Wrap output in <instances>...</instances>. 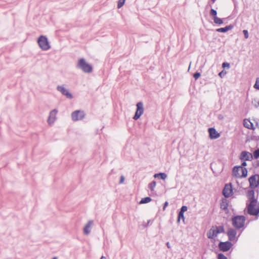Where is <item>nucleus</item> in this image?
<instances>
[{
    "label": "nucleus",
    "mask_w": 259,
    "mask_h": 259,
    "mask_svg": "<svg viewBox=\"0 0 259 259\" xmlns=\"http://www.w3.org/2000/svg\"><path fill=\"white\" fill-rule=\"evenodd\" d=\"M247 197L250 201L247 206L248 213L250 215H257L259 213V203L255 198L254 190H248Z\"/></svg>",
    "instance_id": "obj_1"
},
{
    "label": "nucleus",
    "mask_w": 259,
    "mask_h": 259,
    "mask_svg": "<svg viewBox=\"0 0 259 259\" xmlns=\"http://www.w3.org/2000/svg\"><path fill=\"white\" fill-rule=\"evenodd\" d=\"M232 175L238 178H245L247 175V170L242 166H236L233 169Z\"/></svg>",
    "instance_id": "obj_2"
},
{
    "label": "nucleus",
    "mask_w": 259,
    "mask_h": 259,
    "mask_svg": "<svg viewBox=\"0 0 259 259\" xmlns=\"http://www.w3.org/2000/svg\"><path fill=\"white\" fill-rule=\"evenodd\" d=\"M76 66L85 73H91L93 70L92 66L88 63L83 58H81L78 60Z\"/></svg>",
    "instance_id": "obj_3"
},
{
    "label": "nucleus",
    "mask_w": 259,
    "mask_h": 259,
    "mask_svg": "<svg viewBox=\"0 0 259 259\" xmlns=\"http://www.w3.org/2000/svg\"><path fill=\"white\" fill-rule=\"evenodd\" d=\"M37 43L40 48L43 51H47L51 48L49 40L46 36H40L37 39Z\"/></svg>",
    "instance_id": "obj_4"
},
{
    "label": "nucleus",
    "mask_w": 259,
    "mask_h": 259,
    "mask_svg": "<svg viewBox=\"0 0 259 259\" xmlns=\"http://www.w3.org/2000/svg\"><path fill=\"white\" fill-rule=\"evenodd\" d=\"M253 156L255 159L259 158V149L254 151L253 155L248 152L242 151L241 153L240 158L241 160H249L252 159Z\"/></svg>",
    "instance_id": "obj_5"
},
{
    "label": "nucleus",
    "mask_w": 259,
    "mask_h": 259,
    "mask_svg": "<svg viewBox=\"0 0 259 259\" xmlns=\"http://www.w3.org/2000/svg\"><path fill=\"white\" fill-rule=\"evenodd\" d=\"M232 225L236 229H240L243 227L245 221V217L243 215H238L232 218Z\"/></svg>",
    "instance_id": "obj_6"
},
{
    "label": "nucleus",
    "mask_w": 259,
    "mask_h": 259,
    "mask_svg": "<svg viewBox=\"0 0 259 259\" xmlns=\"http://www.w3.org/2000/svg\"><path fill=\"white\" fill-rule=\"evenodd\" d=\"M249 187L251 189H255L259 186V175H254L249 178Z\"/></svg>",
    "instance_id": "obj_7"
},
{
    "label": "nucleus",
    "mask_w": 259,
    "mask_h": 259,
    "mask_svg": "<svg viewBox=\"0 0 259 259\" xmlns=\"http://www.w3.org/2000/svg\"><path fill=\"white\" fill-rule=\"evenodd\" d=\"M57 90L60 92L63 95L65 96L67 98L69 99L73 98L72 94L64 85H58L57 87Z\"/></svg>",
    "instance_id": "obj_8"
},
{
    "label": "nucleus",
    "mask_w": 259,
    "mask_h": 259,
    "mask_svg": "<svg viewBox=\"0 0 259 259\" xmlns=\"http://www.w3.org/2000/svg\"><path fill=\"white\" fill-rule=\"evenodd\" d=\"M58 113V110L56 109L51 110L49 113L47 122L49 125H52L57 119L56 115Z\"/></svg>",
    "instance_id": "obj_9"
},
{
    "label": "nucleus",
    "mask_w": 259,
    "mask_h": 259,
    "mask_svg": "<svg viewBox=\"0 0 259 259\" xmlns=\"http://www.w3.org/2000/svg\"><path fill=\"white\" fill-rule=\"evenodd\" d=\"M137 111L136 112L135 115L134 116L133 118L135 120L138 119L140 116L143 114L144 112V108L143 104L142 102H138L137 105Z\"/></svg>",
    "instance_id": "obj_10"
},
{
    "label": "nucleus",
    "mask_w": 259,
    "mask_h": 259,
    "mask_svg": "<svg viewBox=\"0 0 259 259\" xmlns=\"http://www.w3.org/2000/svg\"><path fill=\"white\" fill-rule=\"evenodd\" d=\"M85 116L83 111L76 110L71 114V118L73 121H77L82 119Z\"/></svg>",
    "instance_id": "obj_11"
},
{
    "label": "nucleus",
    "mask_w": 259,
    "mask_h": 259,
    "mask_svg": "<svg viewBox=\"0 0 259 259\" xmlns=\"http://www.w3.org/2000/svg\"><path fill=\"white\" fill-rule=\"evenodd\" d=\"M223 195L225 197L228 198L232 195V188L231 184H226L223 191Z\"/></svg>",
    "instance_id": "obj_12"
},
{
    "label": "nucleus",
    "mask_w": 259,
    "mask_h": 259,
    "mask_svg": "<svg viewBox=\"0 0 259 259\" xmlns=\"http://www.w3.org/2000/svg\"><path fill=\"white\" fill-rule=\"evenodd\" d=\"M232 243L229 241L221 242L219 243V247L221 250L223 251H227L231 247Z\"/></svg>",
    "instance_id": "obj_13"
},
{
    "label": "nucleus",
    "mask_w": 259,
    "mask_h": 259,
    "mask_svg": "<svg viewBox=\"0 0 259 259\" xmlns=\"http://www.w3.org/2000/svg\"><path fill=\"white\" fill-rule=\"evenodd\" d=\"M208 132L211 139H216L220 137V134L213 127L209 128Z\"/></svg>",
    "instance_id": "obj_14"
},
{
    "label": "nucleus",
    "mask_w": 259,
    "mask_h": 259,
    "mask_svg": "<svg viewBox=\"0 0 259 259\" xmlns=\"http://www.w3.org/2000/svg\"><path fill=\"white\" fill-rule=\"evenodd\" d=\"M94 221L93 220H90L87 224L85 225L83 228V233L85 235H89L91 230V228L93 225Z\"/></svg>",
    "instance_id": "obj_15"
},
{
    "label": "nucleus",
    "mask_w": 259,
    "mask_h": 259,
    "mask_svg": "<svg viewBox=\"0 0 259 259\" xmlns=\"http://www.w3.org/2000/svg\"><path fill=\"white\" fill-rule=\"evenodd\" d=\"M217 229L214 226L212 227L209 230L207 233V236L209 239H213L217 236L218 233L217 232Z\"/></svg>",
    "instance_id": "obj_16"
},
{
    "label": "nucleus",
    "mask_w": 259,
    "mask_h": 259,
    "mask_svg": "<svg viewBox=\"0 0 259 259\" xmlns=\"http://www.w3.org/2000/svg\"><path fill=\"white\" fill-rule=\"evenodd\" d=\"M228 236L230 241H233L235 239L237 232L235 230L230 229L228 231Z\"/></svg>",
    "instance_id": "obj_17"
},
{
    "label": "nucleus",
    "mask_w": 259,
    "mask_h": 259,
    "mask_svg": "<svg viewBox=\"0 0 259 259\" xmlns=\"http://www.w3.org/2000/svg\"><path fill=\"white\" fill-rule=\"evenodd\" d=\"M221 208L226 211V212H228V201L227 199L224 198L222 200L220 204Z\"/></svg>",
    "instance_id": "obj_18"
},
{
    "label": "nucleus",
    "mask_w": 259,
    "mask_h": 259,
    "mask_svg": "<svg viewBox=\"0 0 259 259\" xmlns=\"http://www.w3.org/2000/svg\"><path fill=\"white\" fill-rule=\"evenodd\" d=\"M243 125L244 126V127L248 129H254L253 123L248 119H245L244 120Z\"/></svg>",
    "instance_id": "obj_19"
},
{
    "label": "nucleus",
    "mask_w": 259,
    "mask_h": 259,
    "mask_svg": "<svg viewBox=\"0 0 259 259\" xmlns=\"http://www.w3.org/2000/svg\"><path fill=\"white\" fill-rule=\"evenodd\" d=\"M233 28V26L232 25H229L224 28H218L216 30V31L219 32H226L230 30H231Z\"/></svg>",
    "instance_id": "obj_20"
},
{
    "label": "nucleus",
    "mask_w": 259,
    "mask_h": 259,
    "mask_svg": "<svg viewBox=\"0 0 259 259\" xmlns=\"http://www.w3.org/2000/svg\"><path fill=\"white\" fill-rule=\"evenodd\" d=\"M159 177H160L162 180H165L167 178V175L165 173L160 172L154 175V178H158Z\"/></svg>",
    "instance_id": "obj_21"
},
{
    "label": "nucleus",
    "mask_w": 259,
    "mask_h": 259,
    "mask_svg": "<svg viewBox=\"0 0 259 259\" xmlns=\"http://www.w3.org/2000/svg\"><path fill=\"white\" fill-rule=\"evenodd\" d=\"M151 200H152L151 198L149 197L143 198L141 200V201L140 202V204H144V203H148V202H150L151 201Z\"/></svg>",
    "instance_id": "obj_22"
},
{
    "label": "nucleus",
    "mask_w": 259,
    "mask_h": 259,
    "mask_svg": "<svg viewBox=\"0 0 259 259\" xmlns=\"http://www.w3.org/2000/svg\"><path fill=\"white\" fill-rule=\"evenodd\" d=\"M213 19L215 24L221 25L223 23V20L218 17H213Z\"/></svg>",
    "instance_id": "obj_23"
},
{
    "label": "nucleus",
    "mask_w": 259,
    "mask_h": 259,
    "mask_svg": "<svg viewBox=\"0 0 259 259\" xmlns=\"http://www.w3.org/2000/svg\"><path fill=\"white\" fill-rule=\"evenodd\" d=\"M181 219L183 220V221H184L185 218H184V212H182L180 211L179 212L177 222L178 223H179L180 221V220Z\"/></svg>",
    "instance_id": "obj_24"
},
{
    "label": "nucleus",
    "mask_w": 259,
    "mask_h": 259,
    "mask_svg": "<svg viewBox=\"0 0 259 259\" xmlns=\"http://www.w3.org/2000/svg\"><path fill=\"white\" fill-rule=\"evenodd\" d=\"M214 228L215 229H217V232H218V234H220L221 233H223L224 232V229L223 226H215Z\"/></svg>",
    "instance_id": "obj_25"
},
{
    "label": "nucleus",
    "mask_w": 259,
    "mask_h": 259,
    "mask_svg": "<svg viewBox=\"0 0 259 259\" xmlns=\"http://www.w3.org/2000/svg\"><path fill=\"white\" fill-rule=\"evenodd\" d=\"M156 185V182L153 181L149 184V186H148L149 188L151 190L153 191L154 190V189L155 188Z\"/></svg>",
    "instance_id": "obj_26"
},
{
    "label": "nucleus",
    "mask_w": 259,
    "mask_h": 259,
    "mask_svg": "<svg viewBox=\"0 0 259 259\" xmlns=\"http://www.w3.org/2000/svg\"><path fill=\"white\" fill-rule=\"evenodd\" d=\"M125 0H119L117 4V7L118 9L121 8L124 4Z\"/></svg>",
    "instance_id": "obj_27"
},
{
    "label": "nucleus",
    "mask_w": 259,
    "mask_h": 259,
    "mask_svg": "<svg viewBox=\"0 0 259 259\" xmlns=\"http://www.w3.org/2000/svg\"><path fill=\"white\" fill-rule=\"evenodd\" d=\"M210 15L213 16L214 17H217L216 16L217 14V12L216 10H215L213 9H211L210 11Z\"/></svg>",
    "instance_id": "obj_28"
},
{
    "label": "nucleus",
    "mask_w": 259,
    "mask_h": 259,
    "mask_svg": "<svg viewBox=\"0 0 259 259\" xmlns=\"http://www.w3.org/2000/svg\"><path fill=\"white\" fill-rule=\"evenodd\" d=\"M254 88L259 90V78H256L255 84L254 85Z\"/></svg>",
    "instance_id": "obj_29"
},
{
    "label": "nucleus",
    "mask_w": 259,
    "mask_h": 259,
    "mask_svg": "<svg viewBox=\"0 0 259 259\" xmlns=\"http://www.w3.org/2000/svg\"><path fill=\"white\" fill-rule=\"evenodd\" d=\"M201 76V74L199 72H196L194 74L193 77L195 79H197Z\"/></svg>",
    "instance_id": "obj_30"
},
{
    "label": "nucleus",
    "mask_w": 259,
    "mask_h": 259,
    "mask_svg": "<svg viewBox=\"0 0 259 259\" xmlns=\"http://www.w3.org/2000/svg\"><path fill=\"white\" fill-rule=\"evenodd\" d=\"M226 74V72L224 70H222L219 73V75L220 77L223 78Z\"/></svg>",
    "instance_id": "obj_31"
},
{
    "label": "nucleus",
    "mask_w": 259,
    "mask_h": 259,
    "mask_svg": "<svg viewBox=\"0 0 259 259\" xmlns=\"http://www.w3.org/2000/svg\"><path fill=\"white\" fill-rule=\"evenodd\" d=\"M218 259H227V258L224 254L220 253L218 255Z\"/></svg>",
    "instance_id": "obj_32"
},
{
    "label": "nucleus",
    "mask_w": 259,
    "mask_h": 259,
    "mask_svg": "<svg viewBox=\"0 0 259 259\" xmlns=\"http://www.w3.org/2000/svg\"><path fill=\"white\" fill-rule=\"evenodd\" d=\"M243 33L244 35V37L245 38H248V37H249V35H248V31L247 30H244L243 31Z\"/></svg>",
    "instance_id": "obj_33"
},
{
    "label": "nucleus",
    "mask_w": 259,
    "mask_h": 259,
    "mask_svg": "<svg viewBox=\"0 0 259 259\" xmlns=\"http://www.w3.org/2000/svg\"><path fill=\"white\" fill-rule=\"evenodd\" d=\"M187 209H188V208L186 206H183L181 207L180 211H181L182 212H184L185 211H186L187 210Z\"/></svg>",
    "instance_id": "obj_34"
},
{
    "label": "nucleus",
    "mask_w": 259,
    "mask_h": 259,
    "mask_svg": "<svg viewBox=\"0 0 259 259\" xmlns=\"http://www.w3.org/2000/svg\"><path fill=\"white\" fill-rule=\"evenodd\" d=\"M222 67L224 68L228 67L229 68L230 67V64L228 63L224 62L222 64Z\"/></svg>",
    "instance_id": "obj_35"
},
{
    "label": "nucleus",
    "mask_w": 259,
    "mask_h": 259,
    "mask_svg": "<svg viewBox=\"0 0 259 259\" xmlns=\"http://www.w3.org/2000/svg\"><path fill=\"white\" fill-rule=\"evenodd\" d=\"M124 176H121L120 177V181H119V184H122L124 182Z\"/></svg>",
    "instance_id": "obj_36"
},
{
    "label": "nucleus",
    "mask_w": 259,
    "mask_h": 259,
    "mask_svg": "<svg viewBox=\"0 0 259 259\" xmlns=\"http://www.w3.org/2000/svg\"><path fill=\"white\" fill-rule=\"evenodd\" d=\"M168 202L166 201L164 204V205H163V210H165L166 207L168 205Z\"/></svg>",
    "instance_id": "obj_37"
},
{
    "label": "nucleus",
    "mask_w": 259,
    "mask_h": 259,
    "mask_svg": "<svg viewBox=\"0 0 259 259\" xmlns=\"http://www.w3.org/2000/svg\"><path fill=\"white\" fill-rule=\"evenodd\" d=\"M150 221H151L150 220H149V221H148L147 223L146 224L143 225L144 227H147L149 225V224H150Z\"/></svg>",
    "instance_id": "obj_38"
},
{
    "label": "nucleus",
    "mask_w": 259,
    "mask_h": 259,
    "mask_svg": "<svg viewBox=\"0 0 259 259\" xmlns=\"http://www.w3.org/2000/svg\"><path fill=\"white\" fill-rule=\"evenodd\" d=\"M166 246L168 248H170L171 247L170 245L168 242L166 243Z\"/></svg>",
    "instance_id": "obj_39"
},
{
    "label": "nucleus",
    "mask_w": 259,
    "mask_h": 259,
    "mask_svg": "<svg viewBox=\"0 0 259 259\" xmlns=\"http://www.w3.org/2000/svg\"><path fill=\"white\" fill-rule=\"evenodd\" d=\"M246 162L244 161L242 163V166H246Z\"/></svg>",
    "instance_id": "obj_40"
},
{
    "label": "nucleus",
    "mask_w": 259,
    "mask_h": 259,
    "mask_svg": "<svg viewBox=\"0 0 259 259\" xmlns=\"http://www.w3.org/2000/svg\"><path fill=\"white\" fill-rule=\"evenodd\" d=\"M100 259H106V257L104 256H102Z\"/></svg>",
    "instance_id": "obj_41"
},
{
    "label": "nucleus",
    "mask_w": 259,
    "mask_h": 259,
    "mask_svg": "<svg viewBox=\"0 0 259 259\" xmlns=\"http://www.w3.org/2000/svg\"><path fill=\"white\" fill-rule=\"evenodd\" d=\"M216 0H211V2L212 3H214L215 2Z\"/></svg>",
    "instance_id": "obj_42"
},
{
    "label": "nucleus",
    "mask_w": 259,
    "mask_h": 259,
    "mask_svg": "<svg viewBox=\"0 0 259 259\" xmlns=\"http://www.w3.org/2000/svg\"><path fill=\"white\" fill-rule=\"evenodd\" d=\"M52 259H57V257H54Z\"/></svg>",
    "instance_id": "obj_43"
},
{
    "label": "nucleus",
    "mask_w": 259,
    "mask_h": 259,
    "mask_svg": "<svg viewBox=\"0 0 259 259\" xmlns=\"http://www.w3.org/2000/svg\"><path fill=\"white\" fill-rule=\"evenodd\" d=\"M179 259H184L183 258H179Z\"/></svg>",
    "instance_id": "obj_44"
}]
</instances>
